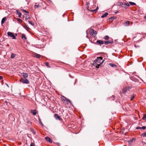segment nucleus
I'll use <instances>...</instances> for the list:
<instances>
[{
	"instance_id": "nucleus-19",
	"label": "nucleus",
	"mask_w": 146,
	"mask_h": 146,
	"mask_svg": "<svg viewBox=\"0 0 146 146\" xmlns=\"http://www.w3.org/2000/svg\"><path fill=\"white\" fill-rule=\"evenodd\" d=\"M17 15L19 17H21V13L18 11H17Z\"/></svg>"
},
{
	"instance_id": "nucleus-22",
	"label": "nucleus",
	"mask_w": 146,
	"mask_h": 146,
	"mask_svg": "<svg viewBox=\"0 0 146 146\" xmlns=\"http://www.w3.org/2000/svg\"><path fill=\"white\" fill-rule=\"evenodd\" d=\"M109 65L111 67H114V66L116 67V66L114 64L112 63H110L109 64Z\"/></svg>"
},
{
	"instance_id": "nucleus-40",
	"label": "nucleus",
	"mask_w": 146,
	"mask_h": 146,
	"mask_svg": "<svg viewBox=\"0 0 146 146\" xmlns=\"http://www.w3.org/2000/svg\"><path fill=\"white\" fill-rule=\"evenodd\" d=\"M136 129H141V127H137Z\"/></svg>"
},
{
	"instance_id": "nucleus-6",
	"label": "nucleus",
	"mask_w": 146,
	"mask_h": 146,
	"mask_svg": "<svg viewBox=\"0 0 146 146\" xmlns=\"http://www.w3.org/2000/svg\"><path fill=\"white\" fill-rule=\"evenodd\" d=\"M90 33L92 36H95L97 34V33L96 31L92 29H91L90 31Z\"/></svg>"
},
{
	"instance_id": "nucleus-10",
	"label": "nucleus",
	"mask_w": 146,
	"mask_h": 146,
	"mask_svg": "<svg viewBox=\"0 0 146 146\" xmlns=\"http://www.w3.org/2000/svg\"><path fill=\"white\" fill-rule=\"evenodd\" d=\"M45 139L46 141L49 142L50 143H52V141L50 138L48 137H45Z\"/></svg>"
},
{
	"instance_id": "nucleus-31",
	"label": "nucleus",
	"mask_w": 146,
	"mask_h": 146,
	"mask_svg": "<svg viewBox=\"0 0 146 146\" xmlns=\"http://www.w3.org/2000/svg\"><path fill=\"white\" fill-rule=\"evenodd\" d=\"M45 64L46 66L50 68V67L49 66V63L48 62H46L45 63Z\"/></svg>"
},
{
	"instance_id": "nucleus-14",
	"label": "nucleus",
	"mask_w": 146,
	"mask_h": 146,
	"mask_svg": "<svg viewBox=\"0 0 146 146\" xmlns=\"http://www.w3.org/2000/svg\"><path fill=\"white\" fill-rule=\"evenodd\" d=\"M31 113L34 115H35L37 113L36 111L35 110H31Z\"/></svg>"
},
{
	"instance_id": "nucleus-36",
	"label": "nucleus",
	"mask_w": 146,
	"mask_h": 146,
	"mask_svg": "<svg viewBox=\"0 0 146 146\" xmlns=\"http://www.w3.org/2000/svg\"><path fill=\"white\" fill-rule=\"evenodd\" d=\"M23 11L24 12H25L26 13H29V12L27 11L26 10H23Z\"/></svg>"
},
{
	"instance_id": "nucleus-42",
	"label": "nucleus",
	"mask_w": 146,
	"mask_h": 146,
	"mask_svg": "<svg viewBox=\"0 0 146 146\" xmlns=\"http://www.w3.org/2000/svg\"><path fill=\"white\" fill-rule=\"evenodd\" d=\"M69 76H70V77H71V78H73V77H72V76L70 75V74H69Z\"/></svg>"
},
{
	"instance_id": "nucleus-26",
	"label": "nucleus",
	"mask_w": 146,
	"mask_h": 146,
	"mask_svg": "<svg viewBox=\"0 0 146 146\" xmlns=\"http://www.w3.org/2000/svg\"><path fill=\"white\" fill-rule=\"evenodd\" d=\"M143 119L144 120H146V114H145L143 115Z\"/></svg>"
},
{
	"instance_id": "nucleus-41",
	"label": "nucleus",
	"mask_w": 146,
	"mask_h": 146,
	"mask_svg": "<svg viewBox=\"0 0 146 146\" xmlns=\"http://www.w3.org/2000/svg\"><path fill=\"white\" fill-rule=\"evenodd\" d=\"M3 77L1 76H0V80H1L3 78Z\"/></svg>"
},
{
	"instance_id": "nucleus-44",
	"label": "nucleus",
	"mask_w": 146,
	"mask_h": 146,
	"mask_svg": "<svg viewBox=\"0 0 146 146\" xmlns=\"http://www.w3.org/2000/svg\"><path fill=\"white\" fill-rule=\"evenodd\" d=\"M112 97L113 98H114L115 97V96L113 95L112 96Z\"/></svg>"
},
{
	"instance_id": "nucleus-8",
	"label": "nucleus",
	"mask_w": 146,
	"mask_h": 146,
	"mask_svg": "<svg viewBox=\"0 0 146 146\" xmlns=\"http://www.w3.org/2000/svg\"><path fill=\"white\" fill-rule=\"evenodd\" d=\"M135 140V138H133L128 141L129 145L130 146L133 141H134Z\"/></svg>"
},
{
	"instance_id": "nucleus-9",
	"label": "nucleus",
	"mask_w": 146,
	"mask_h": 146,
	"mask_svg": "<svg viewBox=\"0 0 146 146\" xmlns=\"http://www.w3.org/2000/svg\"><path fill=\"white\" fill-rule=\"evenodd\" d=\"M54 117L56 119H58L60 120H61V118L60 116H58L57 114H55L54 115Z\"/></svg>"
},
{
	"instance_id": "nucleus-37",
	"label": "nucleus",
	"mask_w": 146,
	"mask_h": 146,
	"mask_svg": "<svg viewBox=\"0 0 146 146\" xmlns=\"http://www.w3.org/2000/svg\"><path fill=\"white\" fill-rule=\"evenodd\" d=\"M30 146H35L34 143H31Z\"/></svg>"
},
{
	"instance_id": "nucleus-24",
	"label": "nucleus",
	"mask_w": 146,
	"mask_h": 146,
	"mask_svg": "<svg viewBox=\"0 0 146 146\" xmlns=\"http://www.w3.org/2000/svg\"><path fill=\"white\" fill-rule=\"evenodd\" d=\"M24 27L25 29H26L27 30H28L30 29V28L29 27H28L27 25H25V26H24Z\"/></svg>"
},
{
	"instance_id": "nucleus-39",
	"label": "nucleus",
	"mask_w": 146,
	"mask_h": 146,
	"mask_svg": "<svg viewBox=\"0 0 146 146\" xmlns=\"http://www.w3.org/2000/svg\"><path fill=\"white\" fill-rule=\"evenodd\" d=\"M33 133L34 134H35L36 133V132L34 131H33Z\"/></svg>"
},
{
	"instance_id": "nucleus-25",
	"label": "nucleus",
	"mask_w": 146,
	"mask_h": 146,
	"mask_svg": "<svg viewBox=\"0 0 146 146\" xmlns=\"http://www.w3.org/2000/svg\"><path fill=\"white\" fill-rule=\"evenodd\" d=\"M17 21L20 23H22L23 21L21 19L19 18H17Z\"/></svg>"
},
{
	"instance_id": "nucleus-35",
	"label": "nucleus",
	"mask_w": 146,
	"mask_h": 146,
	"mask_svg": "<svg viewBox=\"0 0 146 146\" xmlns=\"http://www.w3.org/2000/svg\"><path fill=\"white\" fill-rule=\"evenodd\" d=\"M146 128V127L145 126H143L142 127H141V129H145Z\"/></svg>"
},
{
	"instance_id": "nucleus-15",
	"label": "nucleus",
	"mask_w": 146,
	"mask_h": 146,
	"mask_svg": "<svg viewBox=\"0 0 146 146\" xmlns=\"http://www.w3.org/2000/svg\"><path fill=\"white\" fill-rule=\"evenodd\" d=\"M119 5H121L122 7H123L125 8H127V7L125 6H124V3L123 2H120L119 3Z\"/></svg>"
},
{
	"instance_id": "nucleus-43",
	"label": "nucleus",
	"mask_w": 146,
	"mask_h": 146,
	"mask_svg": "<svg viewBox=\"0 0 146 146\" xmlns=\"http://www.w3.org/2000/svg\"><path fill=\"white\" fill-rule=\"evenodd\" d=\"M114 19V17H111V18H110V19Z\"/></svg>"
},
{
	"instance_id": "nucleus-20",
	"label": "nucleus",
	"mask_w": 146,
	"mask_h": 146,
	"mask_svg": "<svg viewBox=\"0 0 146 146\" xmlns=\"http://www.w3.org/2000/svg\"><path fill=\"white\" fill-rule=\"evenodd\" d=\"M129 25V21H127L125 23V26H128Z\"/></svg>"
},
{
	"instance_id": "nucleus-30",
	"label": "nucleus",
	"mask_w": 146,
	"mask_h": 146,
	"mask_svg": "<svg viewBox=\"0 0 146 146\" xmlns=\"http://www.w3.org/2000/svg\"><path fill=\"white\" fill-rule=\"evenodd\" d=\"M109 38V37L108 36H105L104 38L106 40H108Z\"/></svg>"
},
{
	"instance_id": "nucleus-4",
	"label": "nucleus",
	"mask_w": 146,
	"mask_h": 146,
	"mask_svg": "<svg viewBox=\"0 0 146 146\" xmlns=\"http://www.w3.org/2000/svg\"><path fill=\"white\" fill-rule=\"evenodd\" d=\"M131 88L130 87H127L123 88L122 90V93L123 94H125L128 91L131 89Z\"/></svg>"
},
{
	"instance_id": "nucleus-2",
	"label": "nucleus",
	"mask_w": 146,
	"mask_h": 146,
	"mask_svg": "<svg viewBox=\"0 0 146 146\" xmlns=\"http://www.w3.org/2000/svg\"><path fill=\"white\" fill-rule=\"evenodd\" d=\"M61 99L62 101L65 104H68V103L71 104V101L68 99H67L64 96H61Z\"/></svg>"
},
{
	"instance_id": "nucleus-32",
	"label": "nucleus",
	"mask_w": 146,
	"mask_h": 146,
	"mask_svg": "<svg viewBox=\"0 0 146 146\" xmlns=\"http://www.w3.org/2000/svg\"><path fill=\"white\" fill-rule=\"evenodd\" d=\"M141 135L143 137H146V133H142Z\"/></svg>"
},
{
	"instance_id": "nucleus-5",
	"label": "nucleus",
	"mask_w": 146,
	"mask_h": 146,
	"mask_svg": "<svg viewBox=\"0 0 146 146\" xmlns=\"http://www.w3.org/2000/svg\"><path fill=\"white\" fill-rule=\"evenodd\" d=\"M7 34L8 36L12 37L13 39H16V37L13 33L10 32H8L7 33Z\"/></svg>"
},
{
	"instance_id": "nucleus-7",
	"label": "nucleus",
	"mask_w": 146,
	"mask_h": 146,
	"mask_svg": "<svg viewBox=\"0 0 146 146\" xmlns=\"http://www.w3.org/2000/svg\"><path fill=\"white\" fill-rule=\"evenodd\" d=\"M33 57H36L37 58H39L41 57V56L40 54H37L36 53H34L33 54Z\"/></svg>"
},
{
	"instance_id": "nucleus-27",
	"label": "nucleus",
	"mask_w": 146,
	"mask_h": 146,
	"mask_svg": "<svg viewBox=\"0 0 146 146\" xmlns=\"http://www.w3.org/2000/svg\"><path fill=\"white\" fill-rule=\"evenodd\" d=\"M129 6L128 3H124V6H125L127 7V6L129 7Z\"/></svg>"
},
{
	"instance_id": "nucleus-45",
	"label": "nucleus",
	"mask_w": 146,
	"mask_h": 146,
	"mask_svg": "<svg viewBox=\"0 0 146 146\" xmlns=\"http://www.w3.org/2000/svg\"><path fill=\"white\" fill-rule=\"evenodd\" d=\"M144 18L145 19H146V16L144 17Z\"/></svg>"
},
{
	"instance_id": "nucleus-3",
	"label": "nucleus",
	"mask_w": 146,
	"mask_h": 146,
	"mask_svg": "<svg viewBox=\"0 0 146 146\" xmlns=\"http://www.w3.org/2000/svg\"><path fill=\"white\" fill-rule=\"evenodd\" d=\"M20 81L23 84H28L29 83V80L26 78H21L20 80Z\"/></svg>"
},
{
	"instance_id": "nucleus-29",
	"label": "nucleus",
	"mask_w": 146,
	"mask_h": 146,
	"mask_svg": "<svg viewBox=\"0 0 146 146\" xmlns=\"http://www.w3.org/2000/svg\"><path fill=\"white\" fill-rule=\"evenodd\" d=\"M28 22L30 24L32 25V26L34 25L33 23L31 21L29 20L28 21Z\"/></svg>"
},
{
	"instance_id": "nucleus-21",
	"label": "nucleus",
	"mask_w": 146,
	"mask_h": 146,
	"mask_svg": "<svg viewBox=\"0 0 146 146\" xmlns=\"http://www.w3.org/2000/svg\"><path fill=\"white\" fill-rule=\"evenodd\" d=\"M16 54L14 53H12L11 55V58H14L16 56Z\"/></svg>"
},
{
	"instance_id": "nucleus-13",
	"label": "nucleus",
	"mask_w": 146,
	"mask_h": 146,
	"mask_svg": "<svg viewBox=\"0 0 146 146\" xmlns=\"http://www.w3.org/2000/svg\"><path fill=\"white\" fill-rule=\"evenodd\" d=\"M113 41H106L104 42V44H111L113 43Z\"/></svg>"
},
{
	"instance_id": "nucleus-34",
	"label": "nucleus",
	"mask_w": 146,
	"mask_h": 146,
	"mask_svg": "<svg viewBox=\"0 0 146 146\" xmlns=\"http://www.w3.org/2000/svg\"><path fill=\"white\" fill-rule=\"evenodd\" d=\"M98 7H97L96 8V9L95 10H92V11H96H96L97 10H98Z\"/></svg>"
},
{
	"instance_id": "nucleus-16",
	"label": "nucleus",
	"mask_w": 146,
	"mask_h": 146,
	"mask_svg": "<svg viewBox=\"0 0 146 146\" xmlns=\"http://www.w3.org/2000/svg\"><path fill=\"white\" fill-rule=\"evenodd\" d=\"M6 19V17H4L2 19L1 22V24H3L5 23Z\"/></svg>"
},
{
	"instance_id": "nucleus-12",
	"label": "nucleus",
	"mask_w": 146,
	"mask_h": 146,
	"mask_svg": "<svg viewBox=\"0 0 146 146\" xmlns=\"http://www.w3.org/2000/svg\"><path fill=\"white\" fill-rule=\"evenodd\" d=\"M96 42L98 44H100V45L104 43V42L103 41L100 40H97L96 41Z\"/></svg>"
},
{
	"instance_id": "nucleus-46",
	"label": "nucleus",
	"mask_w": 146,
	"mask_h": 146,
	"mask_svg": "<svg viewBox=\"0 0 146 146\" xmlns=\"http://www.w3.org/2000/svg\"><path fill=\"white\" fill-rule=\"evenodd\" d=\"M7 86H8V84H7Z\"/></svg>"
},
{
	"instance_id": "nucleus-33",
	"label": "nucleus",
	"mask_w": 146,
	"mask_h": 146,
	"mask_svg": "<svg viewBox=\"0 0 146 146\" xmlns=\"http://www.w3.org/2000/svg\"><path fill=\"white\" fill-rule=\"evenodd\" d=\"M39 6V5H35V8H38Z\"/></svg>"
},
{
	"instance_id": "nucleus-17",
	"label": "nucleus",
	"mask_w": 146,
	"mask_h": 146,
	"mask_svg": "<svg viewBox=\"0 0 146 146\" xmlns=\"http://www.w3.org/2000/svg\"><path fill=\"white\" fill-rule=\"evenodd\" d=\"M22 38L23 39H24L23 40H25L27 39V38L25 36V35L24 34H23L22 35Z\"/></svg>"
},
{
	"instance_id": "nucleus-11",
	"label": "nucleus",
	"mask_w": 146,
	"mask_h": 146,
	"mask_svg": "<svg viewBox=\"0 0 146 146\" xmlns=\"http://www.w3.org/2000/svg\"><path fill=\"white\" fill-rule=\"evenodd\" d=\"M22 76H23L24 78H27L28 76V74L27 73H23L21 74Z\"/></svg>"
},
{
	"instance_id": "nucleus-28",
	"label": "nucleus",
	"mask_w": 146,
	"mask_h": 146,
	"mask_svg": "<svg viewBox=\"0 0 146 146\" xmlns=\"http://www.w3.org/2000/svg\"><path fill=\"white\" fill-rule=\"evenodd\" d=\"M135 96V95L134 94H133L131 96V98L130 99L131 100H133V99L134 98Z\"/></svg>"
},
{
	"instance_id": "nucleus-1",
	"label": "nucleus",
	"mask_w": 146,
	"mask_h": 146,
	"mask_svg": "<svg viewBox=\"0 0 146 146\" xmlns=\"http://www.w3.org/2000/svg\"><path fill=\"white\" fill-rule=\"evenodd\" d=\"M102 59V58L101 57H100L97 58V59L95 60L94 62V65L96 66V67L97 68H98L99 66H100V65L102 64V63L99 64L101 62Z\"/></svg>"
},
{
	"instance_id": "nucleus-23",
	"label": "nucleus",
	"mask_w": 146,
	"mask_h": 146,
	"mask_svg": "<svg viewBox=\"0 0 146 146\" xmlns=\"http://www.w3.org/2000/svg\"><path fill=\"white\" fill-rule=\"evenodd\" d=\"M129 3L131 5H136V4L133 2H129Z\"/></svg>"
},
{
	"instance_id": "nucleus-18",
	"label": "nucleus",
	"mask_w": 146,
	"mask_h": 146,
	"mask_svg": "<svg viewBox=\"0 0 146 146\" xmlns=\"http://www.w3.org/2000/svg\"><path fill=\"white\" fill-rule=\"evenodd\" d=\"M108 15V13H106L104 15H102L101 16L102 18H104L106 17Z\"/></svg>"
},
{
	"instance_id": "nucleus-38",
	"label": "nucleus",
	"mask_w": 146,
	"mask_h": 146,
	"mask_svg": "<svg viewBox=\"0 0 146 146\" xmlns=\"http://www.w3.org/2000/svg\"><path fill=\"white\" fill-rule=\"evenodd\" d=\"M40 124L42 125V126H43V124L42 123V122L41 121H40Z\"/></svg>"
}]
</instances>
